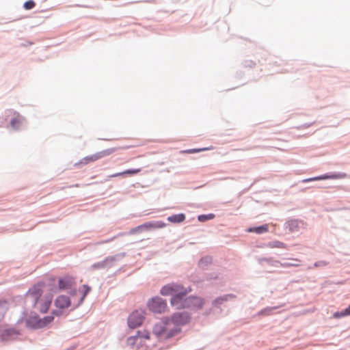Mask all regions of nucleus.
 I'll return each instance as SVG.
<instances>
[{
	"label": "nucleus",
	"instance_id": "obj_22",
	"mask_svg": "<svg viewBox=\"0 0 350 350\" xmlns=\"http://www.w3.org/2000/svg\"><path fill=\"white\" fill-rule=\"evenodd\" d=\"M350 315V306L342 312H337L334 314L335 318H340Z\"/></svg>",
	"mask_w": 350,
	"mask_h": 350
},
{
	"label": "nucleus",
	"instance_id": "obj_28",
	"mask_svg": "<svg viewBox=\"0 0 350 350\" xmlns=\"http://www.w3.org/2000/svg\"><path fill=\"white\" fill-rule=\"evenodd\" d=\"M207 219V216H206V215H200V216L198 217V219H199L200 221H205V219Z\"/></svg>",
	"mask_w": 350,
	"mask_h": 350
},
{
	"label": "nucleus",
	"instance_id": "obj_16",
	"mask_svg": "<svg viewBox=\"0 0 350 350\" xmlns=\"http://www.w3.org/2000/svg\"><path fill=\"white\" fill-rule=\"evenodd\" d=\"M191 300V306L189 308L200 309L204 304V301L200 297H189Z\"/></svg>",
	"mask_w": 350,
	"mask_h": 350
},
{
	"label": "nucleus",
	"instance_id": "obj_2",
	"mask_svg": "<svg viewBox=\"0 0 350 350\" xmlns=\"http://www.w3.org/2000/svg\"><path fill=\"white\" fill-rule=\"evenodd\" d=\"M152 332L159 339L165 340L178 334L180 329L176 328L170 317H164L154 325Z\"/></svg>",
	"mask_w": 350,
	"mask_h": 350
},
{
	"label": "nucleus",
	"instance_id": "obj_14",
	"mask_svg": "<svg viewBox=\"0 0 350 350\" xmlns=\"http://www.w3.org/2000/svg\"><path fill=\"white\" fill-rule=\"evenodd\" d=\"M74 284V279L71 277H65L59 280V288L61 290L70 288Z\"/></svg>",
	"mask_w": 350,
	"mask_h": 350
},
{
	"label": "nucleus",
	"instance_id": "obj_29",
	"mask_svg": "<svg viewBox=\"0 0 350 350\" xmlns=\"http://www.w3.org/2000/svg\"><path fill=\"white\" fill-rule=\"evenodd\" d=\"M11 332H12L11 330H6V331H5V332L3 334H2V335H1L2 338L5 339V334L9 335Z\"/></svg>",
	"mask_w": 350,
	"mask_h": 350
},
{
	"label": "nucleus",
	"instance_id": "obj_31",
	"mask_svg": "<svg viewBox=\"0 0 350 350\" xmlns=\"http://www.w3.org/2000/svg\"><path fill=\"white\" fill-rule=\"evenodd\" d=\"M207 258H205V260H206ZM204 259H202L200 262V265L202 266V264H203V262H204Z\"/></svg>",
	"mask_w": 350,
	"mask_h": 350
},
{
	"label": "nucleus",
	"instance_id": "obj_10",
	"mask_svg": "<svg viewBox=\"0 0 350 350\" xmlns=\"http://www.w3.org/2000/svg\"><path fill=\"white\" fill-rule=\"evenodd\" d=\"M184 288L182 285L171 283L163 286L160 291V293L163 296L172 295L173 297L175 296V295L181 293L180 292H182Z\"/></svg>",
	"mask_w": 350,
	"mask_h": 350
},
{
	"label": "nucleus",
	"instance_id": "obj_26",
	"mask_svg": "<svg viewBox=\"0 0 350 350\" xmlns=\"http://www.w3.org/2000/svg\"><path fill=\"white\" fill-rule=\"evenodd\" d=\"M275 309V308H265V310H263L260 312V314H265V315H269V314H272L271 311Z\"/></svg>",
	"mask_w": 350,
	"mask_h": 350
},
{
	"label": "nucleus",
	"instance_id": "obj_23",
	"mask_svg": "<svg viewBox=\"0 0 350 350\" xmlns=\"http://www.w3.org/2000/svg\"><path fill=\"white\" fill-rule=\"evenodd\" d=\"M213 148H193V149H189V150H183L182 152L183 153H187V154H192V153H196V152H202V151H205V150H212Z\"/></svg>",
	"mask_w": 350,
	"mask_h": 350
},
{
	"label": "nucleus",
	"instance_id": "obj_8",
	"mask_svg": "<svg viewBox=\"0 0 350 350\" xmlns=\"http://www.w3.org/2000/svg\"><path fill=\"white\" fill-rule=\"evenodd\" d=\"M170 319L176 328L181 329V327L187 324L191 319L190 314L187 312H178L174 313Z\"/></svg>",
	"mask_w": 350,
	"mask_h": 350
},
{
	"label": "nucleus",
	"instance_id": "obj_4",
	"mask_svg": "<svg viewBox=\"0 0 350 350\" xmlns=\"http://www.w3.org/2000/svg\"><path fill=\"white\" fill-rule=\"evenodd\" d=\"M189 291L190 290L184 288L182 292H180L181 293H178L175 295V296L172 297L170 299L171 305L177 310L189 308L191 306V300L189 299V297H185Z\"/></svg>",
	"mask_w": 350,
	"mask_h": 350
},
{
	"label": "nucleus",
	"instance_id": "obj_20",
	"mask_svg": "<svg viewBox=\"0 0 350 350\" xmlns=\"http://www.w3.org/2000/svg\"><path fill=\"white\" fill-rule=\"evenodd\" d=\"M90 291H91V288L86 284L83 285L79 288V291L81 294V297L79 300V304H81L83 301L85 296L90 293Z\"/></svg>",
	"mask_w": 350,
	"mask_h": 350
},
{
	"label": "nucleus",
	"instance_id": "obj_15",
	"mask_svg": "<svg viewBox=\"0 0 350 350\" xmlns=\"http://www.w3.org/2000/svg\"><path fill=\"white\" fill-rule=\"evenodd\" d=\"M25 118L17 113L16 116L11 120L10 124L13 129L18 130L23 126Z\"/></svg>",
	"mask_w": 350,
	"mask_h": 350
},
{
	"label": "nucleus",
	"instance_id": "obj_6",
	"mask_svg": "<svg viewBox=\"0 0 350 350\" xmlns=\"http://www.w3.org/2000/svg\"><path fill=\"white\" fill-rule=\"evenodd\" d=\"M118 148H109L107 150H104L103 151L96 152L94 154L87 156L83 158L79 162V164L81 165H88L90 163L94 162L104 157H107L112 154L113 152L117 150Z\"/></svg>",
	"mask_w": 350,
	"mask_h": 350
},
{
	"label": "nucleus",
	"instance_id": "obj_30",
	"mask_svg": "<svg viewBox=\"0 0 350 350\" xmlns=\"http://www.w3.org/2000/svg\"><path fill=\"white\" fill-rule=\"evenodd\" d=\"M220 300L221 301H226V300H227V299H226V297H225V298H218V299H217L215 300V302H219Z\"/></svg>",
	"mask_w": 350,
	"mask_h": 350
},
{
	"label": "nucleus",
	"instance_id": "obj_11",
	"mask_svg": "<svg viewBox=\"0 0 350 350\" xmlns=\"http://www.w3.org/2000/svg\"><path fill=\"white\" fill-rule=\"evenodd\" d=\"M149 338L150 334L148 331H144L142 332H138L136 336L129 337L126 342L129 346L134 348L135 345H139L144 340H148Z\"/></svg>",
	"mask_w": 350,
	"mask_h": 350
},
{
	"label": "nucleus",
	"instance_id": "obj_25",
	"mask_svg": "<svg viewBox=\"0 0 350 350\" xmlns=\"http://www.w3.org/2000/svg\"><path fill=\"white\" fill-rule=\"evenodd\" d=\"M36 5V3H34V1H33L32 0H29V1H26L25 3H24V8L26 10H31L32 8H33Z\"/></svg>",
	"mask_w": 350,
	"mask_h": 350
},
{
	"label": "nucleus",
	"instance_id": "obj_1",
	"mask_svg": "<svg viewBox=\"0 0 350 350\" xmlns=\"http://www.w3.org/2000/svg\"><path fill=\"white\" fill-rule=\"evenodd\" d=\"M42 284H38L29 290L26 294V301L31 302L41 312L46 313L51 304L53 295L43 294Z\"/></svg>",
	"mask_w": 350,
	"mask_h": 350
},
{
	"label": "nucleus",
	"instance_id": "obj_5",
	"mask_svg": "<svg viewBox=\"0 0 350 350\" xmlns=\"http://www.w3.org/2000/svg\"><path fill=\"white\" fill-rule=\"evenodd\" d=\"M148 308L154 313L161 314L167 310V304L165 299L155 297L150 299L147 303Z\"/></svg>",
	"mask_w": 350,
	"mask_h": 350
},
{
	"label": "nucleus",
	"instance_id": "obj_9",
	"mask_svg": "<svg viewBox=\"0 0 350 350\" xmlns=\"http://www.w3.org/2000/svg\"><path fill=\"white\" fill-rule=\"evenodd\" d=\"M145 317V312L142 310L133 311L128 318V325L131 328H136L140 326Z\"/></svg>",
	"mask_w": 350,
	"mask_h": 350
},
{
	"label": "nucleus",
	"instance_id": "obj_27",
	"mask_svg": "<svg viewBox=\"0 0 350 350\" xmlns=\"http://www.w3.org/2000/svg\"><path fill=\"white\" fill-rule=\"evenodd\" d=\"M327 265V262H325V261H319L318 262H316L314 264V266L316 267H319V266H325Z\"/></svg>",
	"mask_w": 350,
	"mask_h": 350
},
{
	"label": "nucleus",
	"instance_id": "obj_18",
	"mask_svg": "<svg viewBox=\"0 0 350 350\" xmlns=\"http://www.w3.org/2000/svg\"><path fill=\"white\" fill-rule=\"evenodd\" d=\"M269 230V226L268 224H265L258 227H253L250 228L247 230L248 232H254L256 234H262L265 233Z\"/></svg>",
	"mask_w": 350,
	"mask_h": 350
},
{
	"label": "nucleus",
	"instance_id": "obj_32",
	"mask_svg": "<svg viewBox=\"0 0 350 350\" xmlns=\"http://www.w3.org/2000/svg\"><path fill=\"white\" fill-rule=\"evenodd\" d=\"M129 148V147H124V148H123V149H126V148Z\"/></svg>",
	"mask_w": 350,
	"mask_h": 350
},
{
	"label": "nucleus",
	"instance_id": "obj_21",
	"mask_svg": "<svg viewBox=\"0 0 350 350\" xmlns=\"http://www.w3.org/2000/svg\"><path fill=\"white\" fill-rule=\"evenodd\" d=\"M340 176H338V175H329V176H317V177H314V178H309V179H306L304 180V182H308V181H312V180H323V179H327V178H332V179H334V178H340Z\"/></svg>",
	"mask_w": 350,
	"mask_h": 350
},
{
	"label": "nucleus",
	"instance_id": "obj_17",
	"mask_svg": "<svg viewBox=\"0 0 350 350\" xmlns=\"http://www.w3.org/2000/svg\"><path fill=\"white\" fill-rule=\"evenodd\" d=\"M141 172V169L138 168V169H129V170H126L125 171H123L122 172H118V173H116V174H113L111 176H109L110 178H113V177H118V176H124V175H133V174H138L139 172Z\"/></svg>",
	"mask_w": 350,
	"mask_h": 350
},
{
	"label": "nucleus",
	"instance_id": "obj_13",
	"mask_svg": "<svg viewBox=\"0 0 350 350\" xmlns=\"http://www.w3.org/2000/svg\"><path fill=\"white\" fill-rule=\"evenodd\" d=\"M289 230L292 232H299L305 228L304 223L298 219H291L288 222Z\"/></svg>",
	"mask_w": 350,
	"mask_h": 350
},
{
	"label": "nucleus",
	"instance_id": "obj_3",
	"mask_svg": "<svg viewBox=\"0 0 350 350\" xmlns=\"http://www.w3.org/2000/svg\"><path fill=\"white\" fill-rule=\"evenodd\" d=\"M53 315L40 318L38 315L35 314L29 317L26 320V325L32 329H42L50 323H51L54 319L53 315L59 316L62 313L57 310H53L52 312Z\"/></svg>",
	"mask_w": 350,
	"mask_h": 350
},
{
	"label": "nucleus",
	"instance_id": "obj_12",
	"mask_svg": "<svg viewBox=\"0 0 350 350\" xmlns=\"http://www.w3.org/2000/svg\"><path fill=\"white\" fill-rule=\"evenodd\" d=\"M55 306L59 309H65L70 306V300L68 296L60 295L55 301Z\"/></svg>",
	"mask_w": 350,
	"mask_h": 350
},
{
	"label": "nucleus",
	"instance_id": "obj_19",
	"mask_svg": "<svg viewBox=\"0 0 350 350\" xmlns=\"http://www.w3.org/2000/svg\"><path fill=\"white\" fill-rule=\"evenodd\" d=\"M185 219V215L183 213L173 215L167 217V220L172 223H180Z\"/></svg>",
	"mask_w": 350,
	"mask_h": 350
},
{
	"label": "nucleus",
	"instance_id": "obj_7",
	"mask_svg": "<svg viewBox=\"0 0 350 350\" xmlns=\"http://www.w3.org/2000/svg\"><path fill=\"white\" fill-rule=\"evenodd\" d=\"M166 224L162 221H156L144 223L131 230V233L135 234L139 232L148 231L154 229L163 228L165 227Z\"/></svg>",
	"mask_w": 350,
	"mask_h": 350
},
{
	"label": "nucleus",
	"instance_id": "obj_24",
	"mask_svg": "<svg viewBox=\"0 0 350 350\" xmlns=\"http://www.w3.org/2000/svg\"><path fill=\"white\" fill-rule=\"evenodd\" d=\"M8 309V304L6 301H0V313L3 315Z\"/></svg>",
	"mask_w": 350,
	"mask_h": 350
}]
</instances>
